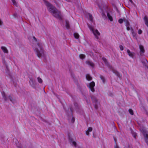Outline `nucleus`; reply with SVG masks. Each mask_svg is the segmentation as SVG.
I'll return each mask as SVG.
<instances>
[{
    "label": "nucleus",
    "instance_id": "obj_1",
    "mask_svg": "<svg viewBox=\"0 0 148 148\" xmlns=\"http://www.w3.org/2000/svg\"><path fill=\"white\" fill-rule=\"evenodd\" d=\"M44 2L47 6L49 11L52 13V15L60 19H62V17L60 11H58L56 8L48 2L46 1H44Z\"/></svg>",
    "mask_w": 148,
    "mask_h": 148
},
{
    "label": "nucleus",
    "instance_id": "obj_2",
    "mask_svg": "<svg viewBox=\"0 0 148 148\" xmlns=\"http://www.w3.org/2000/svg\"><path fill=\"white\" fill-rule=\"evenodd\" d=\"M38 48H36L35 50L39 58H40L42 55H44V50L42 48V44L38 43Z\"/></svg>",
    "mask_w": 148,
    "mask_h": 148
},
{
    "label": "nucleus",
    "instance_id": "obj_3",
    "mask_svg": "<svg viewBox=\"0 0 148 148\" xmlns=\"http://www.w3.org/2000/svg\"><path fill=\"white\" fill-rule=\"evenodd\" d=\"M88 27L91 31H92L94 34L95 36V37L97 39H99V37L98 36H99L100 34V33L97 29H95L94 27L90 25H88Z\"/></svg>",
    "mask_w": 148,
    "mask_h": 148
},
{
    "label": "nucleus",
    "instance_id": "obj_4",
    "mask_svg": "<svg viewBox=\"0 0 148 148\" xmlns=\"http://www.w3.org/2000/svg\"><path fill=\"white\" fill-rule=\"evenodd\" d=\"M108 67L118 77H120V75L119 72L114 69L112 66L110 65L108 66Z\"/></svg>",
    "mask_w": 148,
    "mask_h": 148
},
{
    "label": "nucleus",
    "instance_id": "obj_5",
    "mask_svg": "<svg viewBox=\"0 0 148 148\" xmlns=\"http://www.w3.org/2000/svg\"><path fill=\"white\" fill-rule=\"evenodd\" d=\"M95 85V83L94 82H92L90 83L89 87L91 91L92 92H94L95 91L94 87Z\"/></svg>",
    "mask_w": 148,
    "mask_h": 148
},
{
    "label": "nucleus",
    "instance_id": "obj_6",
    "mask_svg": "<svg viewBox=\"0 0 148 148\" xmlns=\"http://www.w3.org/2000/svg\"><path fill=\"white\" fill-rule=\"evenodd\" d=\"M143 134L146 143L148 145V133L146 132H143Z\"/></svg>",
    "mask_w": 148,
    "mask_h": 148
},
{
    "label": "nucleus",
    "instance_id": "obj_7",
    "mask_svg": "<svg viewBox=\"0 0 148 148\" xmlns=\"http://www.w3.org/2000/svg\"><path fill=\"white\" fill-rule=\"evenodd\" d=\"M139 48L140 49V54L142 55V53H143L145 52L143 47L142 45H140Z\"/></svg>",
    "mask_w": 148,
    "mask_h": 148
},
{
    "label": "nucleus",
    "instance_id": "obj_8",
    "mask_svg": "<svg viewBox=\"0 0 148 148\" xmlns=\"http://www.w3.org/2000/svg\"><path fill=\"white\" fill-rule=\"evenodd\" d=\"M144 20L145 25L148 27V18L147 16H145L144 18Z\"/></svg>",
    "mask_w": 148,
    "mask_h": 148
},
{
    "label": "nucleus",
    "instance_id": "obj_9",
    "mask_svg": "<svg viewBox=\"0 0 148 148\" xmlns=\"http://www.w3.org/2000/svg\"><path fill=\"white\" fill-rule=\"evenodd\" d=\"M86 63L91 66L92 67H93L94 66V64L92 62H91L90 61H87L86 62Z\"/></svg>",
    "mask_w": 148,
    "mask_h": 148
},
{
    "label": "nucleus",
    "instance_id": "obj_10",
    "mask_svg": "<svg viewBox=\"0 0 148 148\" xmlns=\"http://www.w3.org/2000/svg\"><path fill=\"white\" fill-rule=\"evenodd\" d=\"M127 52L129 56L132 58L133 57L134 54V53H132L131 52H130V51L129 49H127Z\"/></svg>",
    "mask_w": 148,
    "mask_h": 148
},
{
    "label": "nucleus",
    "instance_id": "obj_11",
    "mask_svg": "<svg viewBox=\"0 0 148 148\" xmlns=\"http://www.w3.org/2000/svg\"><path fill=\"white\" fill-rule=\"evenodd\" d=\"M1 49L3 50L4 52L6 53H8V51L7 48L5 47H1Z\"/></svg>",
    "mask_w": 148,
    "mask_h": 148
},
{
    "label": "nucleus",
    "instance_id": "obj_12",
    "mask_svg": "<svg viewBox=\"0 0 148 148\" xmlns=\"http://www.w3.org/2000/svg\"><path fill=\"white\" fill-rule=\"evenodd\" d=\"M124 21L125 23V25L126 26L130 25V23L125 18H124Z\"/></svg>",
    "mask_w": 148,
    "mask_h": 148
},
{
    "label": "nucleus",
    "instance_id": "obj_13",
    "mask_svg": "<svg viewBox=\"0 0 148 148\" xmlns=\"http://www.w3.org/2000/svg\"><path fill=\"white\" fill-rule=\"evenodd\" d=\"M86 78L89 81L91 80L92 79V77L89 74L86 75Z\"/></svg>",
    "mask_w": 148,
    "mask_h": 148
},
{
    "label": "nucleus",
    "instance_id": "obj_14",
    "mask_svg": "<svg viewBox=\"0 0 148 148\" xmlns=\"http://www.w3.org/2000/svg\"><path fill=\"white\" fill-rule=\"evenodd\" d=\"M107 16L108 18L110 19V20L111 21H113V18L112 16L109 13H108L107 14Z\"/></svg>",
    "mask_w": 148,
    "mask_h": 148
},
{
    "label": "nucleus",
    "instance_id": "obj_15",
    "mask_svg": "<svg viewBox=\"0 0 148 148\" xmlns=\"http://www.w3.org/2000/svg\"><path fill=\"white\" fill-rule=\"evenodd\" d=\"M75 38L76 39H78L79 38V35L77 33H75L74 34Z\"/></svg>",
    "mask_w": 148,
    "mask_h": 148
},
{
    "label": "nucleus",
    "instance_id": "obj_16",
    "mask_svg": "<svg viewBox=\"0 0 148 148\" xmlns=\"http://www.w3.org/2000/svg\"><path fill=\"white\" fill-rule=\"evenodd\" d=\"M66 27L68 29H69L70 27L69 25V22L67 21H66Z\"/></svg>",
    "mask_w": 148,
    "mask_h": 148
},
{
    "label": "nucleus",
    "instance_id": "obj_17",
    "mask_svg": "<svg viewBox=\"0 0 148 148\" xmlns=\"http://www.w3.org/2000/svg\"><path fill=\"white\" fill-rule=\"evenodd\" d=\"M91 98H92V101L93 102H95V103H96L97 102V100L95 97L92 96V97Z\"/></svg>",
    "mask_w": 148,
    "mask_h": 148
},
{
    "label": "nucleus",
    "instance_id": "obj_18",
    "mask_svg": "<svg viewBox=\"0 0 148 148\" xmlns=\"http://www.w3.org/2000/svg\"><path fill=\"white\" fill-rule=\"evenodd\" d=\"M129 112L132 115H133V114H134L133 111L132 109H129Z\"/></svg>",
    "mask_w": 148,
    "mask_h": 148
},
{
    "label": "nucleus",
    "instance_id": "obj_19",
    "mask_svg": "<svg viewBox=\"0 0 148 148\" xmlns=\"http://www.w3.org/2000/svg\"><path fill=\"white\" fill-rule=\"evenodd\" d=\"M79 57L81 59H84L85 57V56L84 54H81L79 55Z\"/></svg>",
    "mask_w": 148,
    "mask_h": 148
},
{
    "label": "nucleus",
    "instance_id": "obj_20",
    "mask_svg": "<svg viewBox=\"0 0 148 148\" xmlns=\"http://www.w3.org/2000/svg\"><path fill=\"white\" fill-rule=\"evenodd\" d=\"M123 21H124V18L123 19H120L118 21L121 24L122 23Z\"/></svg>",
    "mask_w": 148,
    "mask_h": 148
},
{
    "label": "nucleus",
    "instance_id": "obj_21",
    "mask_svg": "<svg viewBox=\"0 0 148 148\" xmlns=\"http://www.w3.org/2000/svg\"><path fill=\"white\" fill-rule=\"evenodd\" d=\"M38 82L40 83H41L42 82V81L41 78L39 77H38L37 78Z\"/></svg>",
    "mask_w": 148,
    "mask_h": 148
},
{
    "label": "nucleus",
    "instance_id": "obj_22",
    "mask_svg": "<svg viewBox=\"0 0 148 148\" xmlns=\"http://www.w3.org/2000/svg\"><path fill=\"white\" fill-rule=\"evenodd\" d=\"M100 77L101 79L103 81V82L104 83L105 82V78L104 77L101 75H100Z\"/></svg>",
    "mask_w": 148,
    "mask_h": 148
},
{
    "label": "nucleus",
    "instance_id": "obj_23",
    "mask_svg": "<svg viewBox=\"0 0 148 148\" xmlns=\"http://www.w3.org/2000/svg\"><path fill=\"white\" fill-rule=\"evenodd\" d=\"M89 18H90V20L91 21H93V17H92V16L91 15L89 14Z\"/></svg>",
    "mask_w": 148,
    "mask_h": 148
},
{
    "label": "nucleus",
    "instance_id": "obj_24",
    "mask_svg": "<svg viewBox=\"0 0 148 148\" xmlns=\"http://www.w3.org/2000/svg\"><path fill=\"white\" fill-rule=\"evenodd\" d=\"M14 5H16V3L15 0H11Z\"/></svg>",
    "mask_w": 148,
    "mask_h": 148
},
{
    "label": "nucleus",
    "instance_id": "obj_25",
    "mask_svg": "<svg viewBox=\"0 0 148 148\" xmlns=\"http://www.w3.org/2000/svg\"><path fill=\"white\" fill-rule=\"evenodd\" d=\"M138 33L139 34H140L142 33V31L140 29H139Z\"/></svg>",
    "mask_w": 148,
    "mask_h": 148
},
{
    "label": "nucleus",
    "instance_id": "obj_26",
    "mask_svg": "<svg viewBox=\"0 0 148 148\" xmlns=\"http://www.w3.org/2000/svg\"><path fill=\"white\" fill-rule=\"evenodd\" d=\"M119 47L121 50L122 51L123 50V47L122 45H120L119 46Z\"/></svg>",
    "mask_w": 148,
    "mask_h": 148
},
{
    "label": "nucleus",
    "instance_id": "obj_27",
    "mask_svg": "<svg viewBox=\"0 0 148 148\" xmlns=\"http://www.w3.org/2000/svg\"><path fill=\"white\" fill-rule=\"evenodd\" d=\"M92 128L91 127H89L88 128V131L89 132H91L92 131Z\"/></svg>",
    "mask_w": 148,
    "mask_h": 148
},
{
    "label": "nucleus",
    "instance_id": "obj_28",
    "mask_svg": "<svg viewBox=\"0 0 148 148\" xmlns=\"http://www.w3.org/2000/svg\"><path fill=\"white\" fill-rule=\"evenodd\" d=\"M102 60L105 62V63H106L107 62V60L106 58H103Z\"/></svg>",
    "mask_w": 148,
    "mask_h": 148
},
{
    "label": "nucleus",
    "instance_id": "obj_29",
    "mask_svg": "<svg viewBox=\"0 0 148 148\" xmlns=\"http://www.w3.org/2000/svg\"><path fill=\"white\" fill-rule=\"evenodd\" d=\"M75 121V118L73 117L71 119V121L73 123Z\"/></svg>",
    "mask_w": 148,
    "mask_h": 148
},
{
    "label": "nucleus",
    "instance_id": "obj_30",
    "mask_svg": "<svg viewBox=\"0 0 148 148\" xmlns=\"http://www.w3.org/2000/svg\"><path fill=\"white\" fill-rule=\"evenodd\" d=\"M73 145H74L75 146H76V142H75V141H73Z\"/></svg>",
    "mask_w": 148,
    "mask_h": 148
},
{
    "label": "nucleus",
    "instance_id": "obj_31",
    "mask_svg": "<svg viewBox=\"0 0 148 148\" xmlns=\"http://www.w3.org/2000/svg\"><path fill=\"white\" fill-rule=\"evenodd\" d=\"M95 108L96 109H97L98 108L97 105V104H95Z\"/></svg>",
    "mask_w": 148,
    "mask_h": 148
},
{
    "label": "nucleus",
    "instance_id": "obj_32",
    "mask_svg": "<svg viewBox=\"0 0 148 148\" xmlns=\"http://www.w3.org/2000/svg\"><path fill=\"white\" fill-rule=\"evenodd\" d=\"M129 26H127V30H130V27H129Z\"/></svg>",
    "mask_w": 148,
    "mask_h": 148
},
{
    "label": "nucleus",
    "instance_id": "obj_33",
    "mask_svg": "<svg viewBox=\"0 0 148 148\" xmlns=\"http://www.w3.org/2000/svg\"><path fill=\"white\" fill-rule=\"evenodd\" d=\"M86 134L87 135H89V132L88 130L86 132Z\"/></svg>",
    "mask_w": 148,
    "mask_h": 148
},
{
    "label": "nucleus",
    "instance_id": "obj_34",
    "mask_svg": "<svg viewBox=\"0 0 148 148\" xmlns=\"http://www.w3.org/2000/svg\"><path fill=\"white\" fill-rule=\"evenodd\" d=\"M8 97H9V99H10V101H12V97L10 96H9Z\"/></svg>",
    "mask_w": 148,
    "mask_h": 148
},
{
    "label": "nucleus",
    "instance_id": "obj_35",
    "mask_svg": "<svg viewBox=\"0 0 148 148\" xmlns=\"http://www.w3.org/2000/svg\"><path fill=\"white\" fill-rule=\"evenodd\" d=\"M2 22L0 20V25H2Z\"/></svg>",
    "mask_w": 148,
    "mask_h": 148
},
{
    "label": "nucleus",
    "instance_id": "obj_36",
    "mask_svg": "<svg viewBox=\"0 0 148 148\" xmlns=\"http://www.w3.org/2000/svg\"><path fill=\"white\" fill-rule=\"evenodd\" d=\"M114 148H119L117 145H116V146H115Z\"/></svg>",
    "mask_w": 148,
    "mask_h": 148
},
{
    "label": "nucleus",
    "instance_id": "obj_37",
    "mask_svg": "<svg viewBox=\"0 0 148 148\" xmlns=\"http://www.w3.org/2000/svg\"><path fill=\"white\" fill-rule=\"evenodd\" d=\"M130 2L132 4H133V2L132 0H129Z\"/></svg>",
    "mask_w": 148,
    "mask_h": 148
},
{
    "label": "nucleus",
    "instance_id": "obj_38",
    "mask_svg": "<svg viewBox=\"0 0 148 148\" xmlns=\"http://www.w3.org/2000/svg\"><path fill=\"white\" fill-rule=\"evenodd\" d=\"M33 38H34V39L36 40V41H37V40H36V38H35V37L34 36L33 37Z\"/></svg>",
    "mask_w": 148,
    "mask_h": 148
},
{
    "label": "nucleus",
    "instance_id": "obj_39",
    "mask_svg": "<svg viewBox=\"0 0 148 148\" xmlns=\"http://www.w3.org/2000/svg\"><path fill=\"white\" fill-rule=\"evenodd\" d=\"M114 140L115 142H116V138H114Z\"/></svg>",
    "mask_w": 148,
    "mask_h": 148
},
{
    "label": "nucleus",
    "instance_id": "obj_40",
    "mask_svg": "<svg viewBox=\"0 0 148 148\" xmlns=\"http://www.w3.org/2000/svg\"><path fill=\"white\" fill-rule=\"evenodd\" d=\"M132 34H134V32L133 29H132Z\"/></svg>",
    "mask_w": 148,
    "mask_h": 148
},
{
    "label": "nucleus",
    "instance_id": "obj_41",
    "mask_svg": "<svg viewBox=\"0 0 148 148\" xmlns=\"http://www.w3.org/2000/svg\"><path fill=\"white\" fill-rule=\"evenodd\" d=\"M4 99L5 100H7V99H6V98H5V96H4Z\"/></svg>",
    "mask_w": 148,
    "mask_h": 148
},
{
    "label": "nucleus",
    "instance_id": "obj_42",
    "mask_svg": "<svg viewBox=\"0 0 148 148\" xmlns=\"http://www.w3.org/2000/svg\"><path fill=\"white\" fill-rule=\"evenodd\" d=\"M67 1L69 2L70 1V0H66Z\"/></svg>",
    "mask_w": 148,
    "mask_h": 148
},
{
    "label": "nucleus",
    "instance_id": "obj_43",
    "mask_svg": "<svg viewBox=\"0 0 148 148\" xmlns=\"http://www.w3.org/2000/svg\"><path fill=\"white\" fill-rule=\"evenodd\" d=\"M136 134H135L134 135V137L135 138V137H136Z\"/></svg>",
    "mask_w": 148,
    "mask_h": 148
},
{
    "label": "nucleus",
    "instance_id": "obj_44",
    "mask_svg": "<svg viewBox=\"0 0 148 148\" xmlns=\"http://www.w3.org/2000/svg\"><path fill=\"white\" fill-rule=\"evenodd\" d=\"M31 81L32 82V80H30V81Z\"/></svg>",
    "mask_w": 148,
    "mask_h": 148
}]
</instances>
